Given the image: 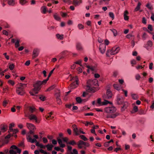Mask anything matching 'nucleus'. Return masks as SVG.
I'll use <instances>...</instances> for the list:
<instances>
[{
  "label": "nucleus",
  "instance_id": "nucleus-47",
  "mask_svg": "<svg viewBox=\"0 0 154 154\" xmlns=\"http://www.w3.org/2000/svg\"><path fill=\"white\" fill-rule=\"evenodd\" d=\"M78 26L79 29H83L84 28V26L81 24H79L78 25Z\"/></svg>",
  "mask_w": 154,
  "mask_h": 154
},
{
  "label": "nucleus",
  "instance_id": "nucleus-54",
  "mask_svg": "<svg viewBox=\"0 0 154 154\" xmlns=\"http://www.w3.org/2000/svg\"><path fill=\"white\" fill-rule=\"evenodd\" d=\"M82 133L83 134H85V133L83 132L82 131V129L81 128H79V134L80 133Z\"/></svg>",
  "mask_w": 154,
  "mask_h": 154
},
{
  "label": "nucleus",
  "instance_id": "nucleus-56",
  "mask_svg": "<svg viewBox=\"0 0 154 154\" xmlns=\"http://www.w3.org/2000/svg\"><path fill=\"white\" fill-rule=\"evenodd\" d=\"M97 103L100 106L102 105V102H101V99L98 98L97 100Z\"/></svg>",
  "mask_w": 154,
  "mask_h": 154
},
{
  "label": "nucleus",
  "instance_id": "nucleus-45",
  "mask_svg": "<svg viewBox=\"0 0 154 154\" xmlns=\"http://www.w3.org/2000/svg\"><path fill=\"white\" fill-rule=\"evenodd\" d=\"M132 98L134 100H137L138 98L137 95L136 94H132L131 95Z\"/></svg>",
  "mask_w": 154,
  "mask_h": 154
},
{
  "label": "nucleus",
  "instance_id": "nucleus-28",
  "mask_svg": "<svg viewBox=\"0 0 154 154\" xmlns=\"http://www.w3.org/2000/svg\"><path fill=\"white\" fill-rule=\"evenodd\" d=\"M54 17L55 20L57 21H60V17L58 16V15L56 13H55L53 15Z\"/></svg>",
  "mask_w": 154,
  "mask_h": 154
},
{
  "label": "nucleus",
  "instance_id": "nucleus-30",
  "mask_svg": "<svg viewBox=\"0 0 154 154\" xmlns=\"http://www.w3.org/2000/svg\"><path fill=\"white\" fill-rule=\"evenodd\" d=\"M110 30L113 33L114 35L116 36L117 35V30L115 29H111Z\"/></svg>",
  "mask_w": 154,
  "mask_h": 154
},
{
  "label": "nucleus",
  "instance_id": "nucleus-37",
  "mask_svg": "<svg viewBox=\"0 0 154 154\" xmlns=\"http://www.w3.org/2000/svg\"><path fill=\"white\" fill-rule=\"evenodd\" d=\"M27 2L26 0H20V3L21 5H24Z\"/></svg>",
  "mask_w": 154,
  "mask_h": 154
},
{
  "label": "nucleus",
  "instance_id": "nucleus-21",
  "mask_svg": "<svg viewBox=\"0 0 154 154\" xmlns=\"http://www.w3.org/2000/svg\"><path fill=\"white\" fill-rule=\"evenodd\" d=\"M47 8L45 6H42L41 8V12L43 14H45L47 11Z\"/></svg>",
  "mask_w": 154,
  "mask_h": 154
},
{
  "label": "nucleus",
  "instance_id": "nucleus-59",
  "mask_svg": "<svg viewBox=\"0 0 154 154\" xmlns=\"http://www.w3.org/2000/svg\"><path fill=\"white\" fill-rule=\"evenodd\" d=\"M131 63L132 64V66H133L134 65L136 64V61L135 60H131Z\"/></svg>",
  "mask_w": 154,
  "mask_h": 154
},
{
  "label": "nucleus",
  "instance_id": "nucleus-22",
  "mask_svg": "<svg viewBox=\"0 0 154 154\" xmlns=\"http://www.w3.org/2000/svg\"><path fill=\"white\" fill-rule=\"evenodd\" d=\"M54 69H54H54H53L52 70H51V71L50 72V73H49V75H48V77H47V78L46 79L44 80H43V82H46H46H47V81H48V80H49V77H50L51 75V74H52V73H53V71H54Z\"/></svg>",
  "mask_w": 154,
  "mask_h": 154
},
{
  "label": "nucleus",
  "instance_id": "nucleus-52",
  "mask_svg": "<svg viewBox=\"0 0 154 154\" xmlns=\"http://www.w3.org/2000/svg\"><path fill=\"white\" fill-rule=\"evenodd\" d=\"M146 7L149 9L151 10L152 9V6L149 4L148 3L146 5Z\"/></svg>",
  "mask_w": 154,
  "mask_h": 154
},
{
  "label": "nucleus",
  "instance_id": "nucleus-2",
  "mask_svg": "<svg viewBox=\"0 0 154 154\" xmlns=\"http://www.w3.org/2000/svg\"><path fill=\"white\" fill-rule=\"evenodd\" d=\"M26 87V85L21 83H19L16 88V92L18 94L23 95L25 94L24 88Z\"/></svg>",
  "mask_w": 154,
  "mask_h": 154
},
{
  "label": "nucleus",
  "instance_id": "nucleus-27",
  "mask_svg": "<svg viewBox=\"0 0 154 154\" xmlns=\"http://www.w3.org/2000/svg\"><path fill=\"white\" fill-rule=\"evenodd\" d=\"M45 147L47 148L48 150L51 151L52 150V148L53 147V146L52 145H50L48 144L45 146Z\"/></svg>",
  "mask_w": 154,
  "mask_h": 154
},
{
  "label": "nucleus",
  "instance_id": "nucleus-4",
  "mask_svg": "<svg viewBox=\"0 0 154 154\" xmlns=\"http://www.w3.org/2000/svg\"><path fill=\"white\" fill-rule=\"evenodd\" d=\"M47 82H43V80L42 81H37L35 83L33 84V87L34 88L33 91H35V93H37L38 91H39L41 88V86L42 85H45L46 83Z\"/></svg>",
  "mask_w": 154,
  "mask_h": 154
},
{
  "label": "nucleus",
  "instance_id": "nucleus-40",
  "mask_svg": "<svg viewBox=\"0 0 154 154\" xmlns=\"http://www.w3.org/2000/svg\"><path fill=\"white\" fill-rule=\"evenodd\" d=\"M76 100L77 102L78 103H80L82 101L81 98L79 97H77L76 98Z\"/></svg>",
  "mask_w": 154,
  "mask_h": 154
},
{
  "label": "nucleus",
  "instance_id": "nucleus-17",
  "mask_svg": "<svg viewBox=\"0 0 154 154\" xmlns=\"http://www.w3.org/2000/svg\"><path fill=\"white\" fill-rule=\"evenodd\" d=\"M67 149L66 151V154H73L72 151V147L70 146H67Z\"/></svg>",
  "mask_w": 154,
  "mask_h": 154
},
{
  "label": "nucleus",
  "instance_id": "nucleus-10",
  "mask_svg": "<svg viewBox=\"0 0 154 154\" xmlns=\"http://www.w3.org/2000/svg\"><path fill=\"white\" fill-rule=\"evenodd\" d=\"M0 128L2 131L4 132L7 130L8 126L5 124H2L0 126Z\"/></svg>",
  "mask_w": 154,
  "mask_h": 154
},
{
  "label": "nucleus",
  "instance_id": "nucleus-43",
  "mask_svg": "<svg viewBox=\"0 0 154 154\" xmlns=\"http://www.w3.org/2000/svg\"><path fill=\"white\" fill-rule=\"evenodd\" d=\"M56 100L57 104H59V105L61 104L62 102L61 100L59 98H57Z\"/></svg>",
  "mask_w": 154,
  "mask_h": 154
},
{
  "label": "nucleus",
  "instance_id": "nucleus-31",
  "mask_svg": "<svg viewBox=\"0 0 154 154\" xmlns=\"http://www.w3.org/2000/svg\"><path fill=\"white\" fill-rule=\"evenodd\" d=\"M14 123L10 124L9 125V130L8 132H10L11 131V130H13L12 128L14 127Z\"/></svg>",
  "mask_w": 154,
  "mask_h": 154
},
{
  "label": "nucleus",
  "instance_id": "nucleus-5",
  "mask_svg": "<svg viewBox=\"0 0 154 154\" xmlns=\"http://www.w3.org/2000/svg\"><path fill=\"white\" fill-rule=\"evenodd\" d=\"M119 49V47H114L111 50H109L107 51L106 55L107 56L110 57V55L115 54L118 53Z\"/></svg>",
  "mask_w": 154,
  "mask_h": 154
},
{
  "label": "nucleus",
  "instance_id": "nucleus-64",
  "mask_svg": "<svg viewBox=\"0 0 154 154\" xmlns=\"http://www.w3.org/2000/svg\"><path fill=\"white\" fill-rule=\"evenodd\" d=\"M77 71L78 73H80L82 72V70L81 67H79L77 68Z\"/></svg>",
  "mask_w": 154,
  "mask_h": 154
},
{
  "label": "nucleus",
  "instance_id": "nucleus-25",
  "mask_svg": "<svg viewBox=\"0 0 154 154\" xmlns=\"http://www.w3.org/2000/svg\"><path fill=\"white\" fill-rule=\"evenodd\" d=\"M141 4L140 2H138L137 7L134 9V11L136 12L139 11L140 9Z\"/></svg>",
  "mask_w": 154,
  "mask_h": 154
},
{
  "label": "nucleus",
  "instance_id": "nucleus-13",
  "mask_svg": "<svg viewBox=\"0 0 154 154\" xmlns=\"http://www.w3.org/2000/svg\"><path fill=\"white\" fill-rule=\"evenodd\" d=\"M26 126L29 130H35V126L32 124L27 123Z\"/></svg>",
  "mask_w": 154,
  "mask_h": 154
},
{
  "label": "nucleus",
  "instance_id": "nucleus-38",
  "mask_svg": "<svg viewBox=\"0 0 154 154\" xmlns=\"http://www.w3.org/2000/svg\"><path fill=\"white\" fill-rule=\"evenodd\" d=\"M67 144H69L72 145H74L76 144V143L74 140H72L67 143Z\"/></svg>",
  "mask_w": 154,
  "mask_h": 154
},
{
  "label": "nucleus",
  "instance_id": "nucleus-8",
  "mask_svg": "<svg viewBox=\"0 0 154 154\" xmlns=\"http://www.w3.org/2000/svg\"><path fill=\"white\" fill-rule=\"evenodd\" d=\"M39 50L38 48H35L33 50L32 52V58L33 59L37 57L39 53Z\"/></svg>",
  "mask_w": 154,
  "mask_h": 154
},
{
  "label": "nucleus",
  "instance_id": "nucleus-35",
  "mask_svg": "<svg viewBox=\"0 0 154 154\" xmlns=\"http://www.w3.org/2000/svg\"><path fill=\"white\" fill-rule=\"evenodd\" d=\"M29 141L32 143H33L35 142H37V140H36V139L34 138L32 139L30 137L29 138Z\"/></svg>",
  "mask_w": 154,
  "mask_h": 154
},
{
  "label": "nucleus",
  "instance_id": "nucleus-19",
  "mask_svg": "<svg viewBox=\"0 0 154 154\" xmlns=\"http://www.w3.org/2000/svg\"><path fill=\"white\" fill-rule=\"evenodd\" d=\"M147 28L148 30H147V31L150 34H152L151 32L153 30V28L151 24L148 25Z\"/></svg>",
  "mask_w": 154,
  "mask_h": 154
},
{
  "label": "nucleus",
  "instance_id": "nucleus-7",
  "mask_svg": "<svg viewBox=\"0 0 154 154\" xmlns=\"http://www.w3.org/2000/svg\"><path fill=\"white\" fill-rule=\"evenodd\" d=\"M69 52L67 51H64L61 53L59 56L60 57L59 60H61L63 58H64L65 57L69 55Z\"/></svg>",
  "mask_w": 154,
  "mask_h": 154
},
{
  "label": "nucleus",
  "instance_id": "nucleus-60",
  "mask_svg": "<svg viewBox=\"0 0 154 154\" xmlns=\"http://www.w3.org/2000/svg\"><path fill=\"white\" fill-rule=\"evenodd\" d=\"M9 152L11 154H17L16 152L13 149L10 150Z\"/></svg>",
  "mask_w": 154,
  "mask_h": 154
},
{
  "label": "nucleus",
  "instance_id": "nucleus-32",
  "mask_svg": "<svg viewBox=\"0 0 154 154\" xmlns=\"http://www.w3.org/2000/svg\"><path fill=\"white\" fill-rule=\"evenodd\" d=\"M113 87L115 89L119 91L120 90V88L119 85L117 84H114L113 85Z\"/></svg>",
  "mask_w": 154,
  "mask_h": 154
},
{
  "label": "nucleus",
  "instance_id": "nucleus-24",
  "mask_svg": "<svg viewBox=\"0 0 154 154\" xmlns=\"http://www.w3.org/2000/svg\"><path fill=\"white\" fill-rule=\"evenodd\" d=\"M29 112L32 113L35 110V107L33 106H29L28 107Z\"/></svg>",
  "mask_w": 154,
  "mask_h": 154
},
{
  "label": "nucleus",
  "instance_id": "nucleus-16",
  "mask_svg": "<svg viewBox=\"0 0 154 154\" xmlns=\"http://www.w3.org/2000/svg\"><path fill=\"white\" fill-rule=\"evenodd\" d=\"M29 118L30 120H35L36 122H37V119L36 116L34 114H31L29 116Z\"/></svg>",
  "mask_w": 154,
  "mask_h": 154
},
{
  "label": "nucleus",
  "instance_id": "nucleus-46",
  "mask_svg": "<svg viewBox=\"0 0 154 154\" xmlns=\"http://www.w3.org/2000/svg\"><path fill=\"white\" fill-rule=\"evenodd\" d=\"M82 145L85 146L86 147H88L90 145L88 143L84 142L82 140Z\"/></svg>",
  "mask_w": 154,
  "mask_h": 154
},
{
  "label": "nucleus",
  "instance_id": "nucleus-26",
  "mask_svg": "<svg viewBox=\"0 0 154 154\" xmlns=\"http://www.w3.org/2000/svg\"><path fill=\"white\" fill-rule=\"evenodd\" d=\"M52 114L53 113L52 112H50L48 116H45L46 119L48 120L52 119L53 118V117L52 116Z\"/></svg>",
  "mask_w": 154,
  "mask_h": 154
},
{
  "label": "nucleus",
  "instance_id": "nucleus-34",
  "mask_svg": "<svg viewBox=\"0 0 154 154\" xmlns=\"http://www.w3.org/2000/svg\"><path fill=\"white\" fill-rule=\"evenodd\" d=\"M8 3L10 5L13 6L14 5V0H8Z\"/></svg>",
  "mask_w": 154,
  "mask_h": 154
},
{
  "label": "nucleus",
  "instance_id": "nucleus-55",
  "mask_svg": "<svg viewBox=\"0 0 154 154\" xmlns=\"http://www.w3.org/2000/svg\"><path fill=\"white\" fill-rule=\"evenodd\" d=\"M54 88V85L48 88V89L47 90V91H51V90L53 89Z\"/></svg>",
  "mask_w": 154,
  "mask_h": 154
},
{
  "label": "nucleus",
  "instance_id": "nucleus-57",
  "mask_svg": "<svg viewBox=\"0 0 154 154\" xmlns=\"http://www.w3.org/2000/svg\"><path fill=\"white\" fill-rule=\"evenodd\" d=\"M147 36V34L145 32H144L143 34L142 37L143 39L145 40Z\"/></svg>",
  "mask_w": 154,
  "mask_h": 154
},
{
  "label": "nucleus",
  "instance_id": "nucleus-44",
  "mask_svg": "<svg viewBox=\"0 0 154 154\" xmlns=\"http://www.w3.org/2000/svg\"><path fill=\"white\" fill-rule=\"evenodd\" d=\"M8 83L12 86L14 85L15 84V82L14 81L11 80H10L8 81Z\"/></svg>",
  "mask_w": 154,
  "mask_h": 154
},
{
  "label": "nucleus",
  "instance_id": "nucleus-6",
  "mask_svg": "<svg viewBox=\"0 0 154 154\" xmlns=\"http://www.w3.org/2000/svg\"><path fill=\"white\" fill-rule=\"evenodd\" d=\"M112 93L109 90H107L106 94L103 96V98L105 99H109L112 98Z\"/></svg>",
  "mask_w": 154,
  "mask_h": 154
},
{
  "label": "nucleus",
  "instance_id": "nucleus-61",
  "mask_svg": "<svg viewBox=\"0 0 154 154\" xmlns=\"http://www.w3.org/2000/svg\"><path fill=\"white\" fill-rule=\"evenodd\" d=\"M7 53H5L3 54V55L5 56V58L7 60H8L9 59V56L8 55H7Z\"/></svg>",
  "mask_w": 154,
  "mask_h": 154
},
{
  "label": "nucleus",
  "instance_id": "nucleus-11",
  "mask_svg": "<svg viewBox=\"0 0 154 154\" xmlns=\"http://www.w3.org/2000/svg\"><path fill=\"white\" fill-rule=\"evenodd\" d=\"M78 85V82L77 80L72 83L70 84V87L71 89H74L76 88Z\"/></svg>",
  "mask_w": 154,
  "mask_h": 154
},
{
  "label": "nucleus",
  "instance_id": "nucleus-53",
  "mask_svg": "<svg viewBox=\"0 0 154 154\" xmlns=\"http://www.w3.org/2000/svg\"><path fill=\"white\" fill-rule=\"evenodd\" d=\"M55 95L56 97V98H59V97L60 96V92L59 91L58 92L56 93L55 94Z\"/></svg>",
  "mask_w": 154,
  "mask_h": 154
},
{
  "label": "nucleus",
  "instance_id": "nucleus-41",
  "mask_svg": "<svg viewBox=\"0 0 154 154\" xmlns=\"http://www.w3.org/2000/svg\"><path fill=\"white\" fill-rule=\"evenodd\" d=\"M14 64L13 63L10 64L9 66V68L11 70H13L14 68Z\"/></svg>",
  "mask_w": 154,
  "mask_h": 154
},
{
  "label": "nucleus",
  "instance_id": "nucleus-48",
  "mask_svg": "<svg viewBox=\"0 0 154 154\" xmlns=\"http://www.w3.org/2000/svg\"><path fill=\"white\" fill-rule=\"evenodd\" d=\"M20 45L19 41L17 40L15 43V46L16 48L18 47Z\"/></svg>",
  "mask_w": 154,
  "mask_h": 154
},
{
  "label": "nucleus",
  "instance_id": "nucleus-20",
  "mask_svg": "<svg viewBox=\"0 0 154 154\" xmlns=\"http://www.w3.org/2000/svg\"><path fill=\"white\" fill-rule=\"evenodd\" d=\"M128 14V11L127 10L125 11L124 14V19L125 20H128L129 19V17L127 16Z\"/></svg>",
  "mask_w": 154,
  "mask_h": 154
},
{
  "label": "nucleus",
  "instance_id": "nucleus-3",
  "mask_svg": "<svg viewBox=\"0 0 154 154\" xmlns=\"http://www.w3.org/2000/svg\"><path fill=\"white\" fill-rule=\"evenodd\" d=\"M94 82H96L97 84V81L96 80H94ZM94 81H88L87 82V85L86 87V89L87 91L90 92L94 93L96 91L97 89L96 88L94 87H92L91 84H92L94 82Z\"/></svg>",
  "mask_w": 154,
  "mask_h": 154
},
{
  "label": "nucleus",
  "instance_id": "nucleus-9",
  "mask_svg": "<svg viewBox=\"0 0 154 154\" xmlns=\"http://www.w3.org/2000/svg\"><path fill=\"white\" fill-rule=\"evenodd\" d=\"M106 45L103 44H101L100 45L99 49L101 53L103 54H104L106 51Z\"/></svg>",
  "mask_w": 154,
  "mask_h": 154
},
{
  "label": "nucleus",
  "instance_id": "nucleus-12",
  "mask_svg": "<svg viewBox=\"0 0 154 154\" xmlns=\"http://www.w3.org/2000/svg\"><path fill=\"white\" fill-rule=\"evenodd\" d=\"M72 127L73 128V130L75 133V134L76 135L79 134V128L77 127L76 125H72Z\"/></svg>",
  "mask_w": 154,
  "mask_h": 154
},
{
  "label": "nucleus",
  "instance_id": "nucleus-14",
  "mask_svg": "<svg viewBox=\"0 0 154 154\" xmlns=\"http://www.w3.org/2000/svg\"><path fill=\"white\" fill-rule=\"evenodd\" d=\"M82 3V0H73L72 4L76 6Z\"/></svg>",
  "mask_w": 154,
  "mask_h": 154
},
{
  "label": "nucleus",
  "instance_id": "nucleus-51",
  "mask_svg": "<svg viewBox=\"0 0 154 154\" xmlns=\"http://www.w3.org/2000/svg\"><path fill=\"white\" fill-rule=\"evenodd\" d=\"M94 125V123L92 122H87L85 124V125L87 126L88 125Z\"/></svg>",
  "mask_w": 154,
  "mask_h": 154
},
{
  "label": "nucleus",
  "instance_id": "nucleus-18",
  "mask_svg": "<svg viewBox=\"0 0 154 154\" xmlns=\"http://www.w3.org/2000/svg\"><path fill=\"white\" fill-rule=\"evenodd\" d=\"M57 140L59 144L60 145V147L62 148H64L65 147V145L63 143V142L62 140L59 138H57Z\"/></svg>",
  "mask_w": 154,
  "mask_h": 154
},
{
  "label": "nucleus",
  "instance_id": "nucleus-42",
  "mask_svg": "<svg viewBox=\"0 0 154 154\" xmlns=\"http://www.w3.org/2000/svg\"><path fill=\"white\" fill-rule=\"evenodd\" d=\"M92 129H91V132L92 133L94 134L96 136L97 134H96L95 131V127H92Z\"/></svg>",
  "mask_w": 154,
  "mask_h": 154
},
{
  "label": "nucleus",
  "instance_id": "nucleus-50",
  "mask_svg": "<svg viewBox=\"0 0 154 154\" xmlns=\"http://www.w3.org/2000/svg\"><path fill=\"white\" fill-rule=\"evenodd\" d=\"M109 16L110 17L112 18V20L114 19V16L113 13L112 12H109Z\"/></svg>",
  "mask_w": 154,
  "mask_h": 154
},
{
  "label": "nucleus",
  "instance_id": "nucleus-62",
  "mask_svg": "<svg viewBox=\"0 0 154 154\" xmlns=\"http://www.w3.org/2000/svg\"><path fill=\"white\" fill-rule=\"evenodd\" d=\"M142 22L144 24H146V20L144 17H143L142 18Z\"/></svg>",
  "mask_w": 154,
  "mask_h": 154
},
{
  "label": "nucleus",
  "instance_id": "nucleus-39",
  "mask_svg": "<svg viewBox=\"0 0 154 154\" xmlns=\"http://www.w3.org/2000/svg\"><path fill=\"white\" fill-rule=\"evenodd\" d=\"M80 137L82 140L84 141H87L88 140V139L84 135H81L80 136Z\"/></svg>",
  "mask_w": 154,
  "mask_h": 154
},
{
  "label": "nucleus",
  "instance_id": "nucleus-33",
  "mask_svg": "<svg viewBox=\"0 0 154 154\" xmlns=\"http://www.w3.org/2000/svg\"><path fill=\"white\" fill-rule=\"evenodd\" d=\"M82 140H80L79 141L78 143V147L79 149H82L83 146H82Z\"/></svg>",
  "mask_w": 154,
  "mask_h": 154
},
{
  "label": "nucleus",
  "instance_id": "nucleus-1",
  "mask_svg": "<svg viewBox=\"0 0 154 154\" xmlns=\"http://www.w3.org/2000/svg\"><path fill=\"white\" fill-rule=\"evenodd\" d=\"M116 109L114 106L108 107L104 109V111L106 113H108L106 116V118L114 119L120 115L118 112H116Z\"/></svg>",
  "mask_w": 154,
  "mask_h": 154
},
{
  "label": "nucleus",
  "instance_id": "nucleus-36",
  "mask_svg": "<svg viewBox=\"0 0 154 154\" xmlns=\"http://www.w3.org/2000/svg\"><path fill=\"white\" fill-rule=\"evenodd\" d=\"M39 98L42 101H44L46 100V97L42 95L40 96Z\"/></svg>",
  "mask_w": 154,
  "mask_h": 154
},
{
  "label": "nucleus",
  "instance_id": "nucleus-23",
  "mask_svg": "<svg viewBox=\"0 0 154 154\" xmlns=\"http://www.w3.org/2000/svg\"><path fill=\"white\" fill-rule=\"evenodd\" d=\"M117 103L119 104H122L124 102L123 100L119 97H118L117 99Z\"/></svg>",
  "mask_w": 154,
  "mask_h": 154
},
{
  "label": "nucleus",
  "instance_id": "nucleus-49",
  "mask_svg": "<svg viewBox=\"0 0 154 154\" xmlns=\"http://www.w3.org/2000/svg\"><path fill=\"white\" fill-rule=\"evenodd\" d=\"M104 99V101L102 102V105H106L109 103V102Z\"/></svg>",
  "mask_w": 154,
  "mask_h": 154
},
{
  "label": "nucleus",
  "instance_id": "nucleus-63",
  "mask_svg": "<svg viewBox=\"0 0 154 154\" xmlns=\"http://www.w3.org/2000/svg\"><path fill=\"white\" fill-rule=\"evenodd\" d=\"M133 110L135 112H137L138 110L137 106H134L133 107Z\"/></svg>",
  "mask_w": 154,
  "mask_h": 154
},
{
  "label": "nucleus",
  "instance_id": "nucleus-29",
  "mask_svg": "<svg viewBox=\"0 0 154 154\" xmlns=\"http://www.w3.org/2000/svg\"><path fill=\"white\" fill-rule=\"evenodd\" d=\"M63 34L60 35L59 34H56L57 38L60 40H62L63 38Z\"/></svg>",
  "mask_w": 154,
  "mask_h": 154
},
{
  "label": "nucleus",
  "instance_id": "nucleus-58",
  "mask_svg": "<svg viewBox=\"0 0 154 154\" xmlns=\"http://www.w3.org/2000/svg\"><path fill=\"white\" fill-rule=\"evenodd\" d=\"M147 45L151 47L152 45V42L150 40L148 41L147 42Z\"/></svg>",
  "mask_w": 154,
  "mask_h": 154
},
{
  "label": "nucleus",
  "instance_id": "nucleus-15",
  "mask_svg": "<svg viewBox=\"0 0 154 154\" xmlns=\"http://www.w3.org/2000/svg\"><path fill=\"white\" fill-rule=\"evenodd\" d=\"M76 48L77 49L78 51H82L83 50V47L81 44L79 42H78L76 43Z\"/></svg>",
  "mask_w": 154,
  "mask_h": 154
}]
</instances>
